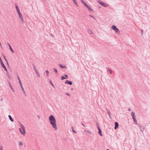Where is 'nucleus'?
Listing matches in <instances>:
<instances>
[{"label":"nucleus","instance_id":"de8ad7c7","mask_svg":"<svg viewBox=\"0 0 150 150\" xmlns=\"http://www.w3.org/2000/svg\"><path fill=\"white\" fill-rule=\"evenodd\" d=\"M90 17H92V18H94V17L93 16H92V15H90Z\"/></svg>","mask_w":150,"mask_h":150},{"label":"nucleus","instance_id":"b1692460","mask_svg":"<svg viewBox=\"0 0 150 150\" xmlns=\"http://www.w3.org/2000/svg\"><path fill=\"white\" fill-rule=\"evenodd\" d=\"M84 131L86 132H87L89 133V134H91L92 133V132L90 131H89L88 130H85Z\"/></svg>","mask_w":150,"mask_h":150},{"label":"nucleus","instance_id":"3c124183","mask_svg":"<svg viewBox=\"0 0 150 150\" xmlns=\"http://www.w3.org/2000/svg\"><path fill=\"white\" fill-rule=\"evenodd\" d=\"M38 118L39 119H40V116L38 115Z\"/></svg>","mask_w":150,"mask_h":150},{"label":"nucleus","instance_id":"603ef678","mask_svg":"<svg viewBox=\"0 0 150 150\" xmlns=\"http://www.w3.org/2000/svg\"><path fill=\"white\" fill-rule=\"evenodd\" d=\"M73 89L72 88H71V90H73Z\"/></svg>","mask_w":150,"mask_h":150},{"label":"nucleus","instance_id":"6ab92c4d","mask_svg":"<svg viewBox=\"0 0 150 150\" xmlns=\"http://www.w3.org/2000/svg\"><path fill=\"white\" fill-rule=\"evenodd\" d=\"M35 73H36V74H37V75L38 76V77H40V74H39L38 70H36V71H35Z\"/></svg>","mask_w":150,"mask_h":150},{"label":"nucleus","instance_id":"dca6fc26","mask_svg":"<svg viewBox=\"0 0 150 150\" xmlns=\"http://www.w3.org/2000/svg\"><path fill=\"white\" fill-rule=\"evenodd\" d=\"M131 115L132 117V118L135 117V114L133 112H132L131 114Z\"/></svg>","mask_w":150,"mask_h":150},{"label":"nucleus","instance_id":"49530a36","mask_svg":"<svg viewBox=\"0 0 150 150\" xmlns=\"http://www.w3.org/2000/svg\"><path fill=\"white\" fill-rule=\"evenodd\" d=\"M17 12H18V13H21L20 11V10L18 9V10H17Z\"/></svg>","mask_w":150,"mask_h":150},{"label":"nucleus","instance_id":"7c9ffc66","mask_svg":"<svg viewBox=\"0 0 150 150\" xmlns=\"http://www.w3.org/2000/svg\"><path fill=\"white\" fill-rule=\"evenodd\" d=\"M18 144L22 146H23V143L21 142H19Z\"/></svg>","mask_w":150,"mask_h":150},{"label":"nucleus","instance_id":"412c9836","mask_svg":"<svg viewBox=\"0 0 150 150\" xmlns=\"http://www.w3.org/2000/svg\"><path fill=\"white\" fill-rule=\"evenodd\" d=\"M53 69L54 70V71L55 72L56 74H58V72L57 69L55 68H54Z\"/></svg>","mask_w":150,"mask_h":150},{"label":"nucleus","instance_id":"39448f33","mask_svg":"<svg viewBox=\"0 0 150 150\" xmlns=\"http://www.w3.org/2000/svg\"><path fill=\"white\" fill-rule=\"evenodd\" d=\"M99 3L102 6L105 7H107L108 6V5L106 4L105 3L103 2H102L101 1H100Z\"/></svg>","mask_w":150,"mask_h":150},{"label":"nucleus","instance_id":"a18cd8bd","mask_svg":"<svg viewBox=\"0 0 150 150\" xmlns=\"http://www.w3.org/2000/svg\"><path fill=\"white\" fill-rule=\"evenodd\" d=\"M81 2L83 4V3H84L85 2L83 0H81Z\"/></svg>","mask_w":150,"mask_h":150},{"label":"nucleus","instance_id":"5fc2aeb1","mask_svg":"<svg viewBox=\"0 0 150 150\" xmlns=\"http://www.w3.org/2000/svg\"><path fill=\"white\" fill-rule=\"evenodd\" d=\"M135 150H137V149H135Z\"/></svg>","mask_w":150,"mask_h":150},{"label":"nucleus","instance_id":"423d86ee","mask_svg":"<svg viewBox=\"0 0 150 150\" xmlns=\"http://www.w3.org/2000/svg\"><path fill=\"white\" fill-rule=\"evenodd\" d=\"M139 129L140 131L141 132H143L145 129V127H144V126L142 125L141 126L139 125Z\"/></svg>","mask_w":150,"mask_h":150},{"label":"nucleus","instance_id":"f257e3e1","mask_svg":"<svg viewBox=\"0 0 150 150\" xmlns=\"http://www.w3.org/2000/svg\"><path fill=\"white\" fill-rule=\"evenodd\" d=\"M49 120L52 127L55 130H57L58 128L56 124V120L54 116L51 115L49 117Z\"/></svg>","mask_w":150,"mask_h":150},{"label":"nucleus","instance_id":"c9c22d12","mask_svg":"<svg viewBox=\"0 0 150 150\" xmlns=\"http://www.w3.org/2000/svg\"><path fill=\"white\" fill-rule=\"evenodd\" d=\"M45 72L46 73L47 75H48V74L49 73V71L48 70H46Z\"/></svg>","mask_w":150,"mask_h":150},{"label":"nucleus","instance_id":"8fccbe9b","mask_svg":"<svg viewBox=\"0 0 150 150\" xmlns=\"http://www.w3.org/2000/svg\"><path fill=\"white\" fill-rule=\"evenodd\" d=\"M82 125L84 127L85 126V125L83 123H82Z\"/></svg>","mask_w":150,"mask_h":150},{"label":"nucleus","instance_id":"58836bf2","mask_svg":"<svg viewBox=\"0 0 150 150\" xmlns=\"http://www.w3.org/2000/svg\"><path fill=\"white\" fill-rule=\"evenodd\" d=\"M0 150H3V147L1 145L0 146Z\"/></svg>","mask_w":150,"mask_h":150},{"label":"nucleus","instance_id":"a878e982","mask_svg":"<svg viewBox=\"0 0 150 150\" xmlns=\"http://www.w3.org/2000/svg\"><path fill=\"white\" fill-rule=\"evenodd\" d=\"M6 74L8 77L9 78H11V77L10 76V75L9 74V73L8 72H7L6 73Z\"/></svg>","mask_w":150,"mask_h":150},{"label":"nucleus","instance_id":"f8f14e48","mask_svg":"<svg viewBox=\"0 0 150 150\" xmlns=\"http://www.w3.org/2000/svg\"><path fill=\"white\" fill-rule=\"evenodd\" d=\"M59 66L62 68L66 69L67 68V67L66 66H63L61 64H59Z\"/></svg>","mask_w":150,"mask_h":150},{"label":"nucleus","instance_id":"0eeeda50","mask_svg":"<svg viewBox=\"0 0 150 150\" xmlns=\"http://www.w3.org/2000/svg\"><path fill=\"white\" fill-rule=\"evenodd\" d=\"M65 84H67L69 85H71L72 84V82L71 81H69L68 80H66L65 82Z\"/></svg>","mask_w":150,"mask_h":150},{"label":"nucleus","instance_id":"72a5a7b5","mask_svg":"<svg viewBox=\"0 0 150 150\" xmlns=\"http://www.w3.org/2000/svg\"><path fill=\"white\" fill-rule=\"evenodd\" d=\"M64 76H65V78H66V79H67L68 78V76L67 74H64Z\"/></svg>","mask_w":150,"mask_h":150},{"label":"nucleus","instance_id":"09e8293b","mask_svg":"<svg viewBox=\"0 0 150 150\" xmlns=\"http://www.w3.org/2000/svg\"><path fill=\"white\" fill-rule=\"evenodd\" d=\"M128 110L129 111H130L131 110V109H130V108H129L128 109Z\"/></svg>","mask_w":150,"mask_h":150},{"label":"nucleus","instance_id":"5701e85b","mask_svg":"<svg viewBox=\"0 0 150 150\" xmlns=\"http://www.w3.org/2000/svg\"><path fill=\"white\" fill-rule=\"evenodd\" d=\"M88 32L90 34H91L93 33V32L91 30H88Z\"/></svg>","mask_w":150,"mask_h":150},{"label":"nucleus","instance_id":"bb28decb","mask_svg":"<svg viewBox=\"0 0 150 150\" xmlns=\"http://www.w3.org/2000/svg\"><path fill=\"white\" fill-rule=\"evenodd\" d=\"M18 14L19 16V18H22L23 16H22V14L21 13H18Z\"/></svg>","mask_w":150,"mask_h":150},{"label":"nucleus","instance_id":"f704fd0d","mask_svg":"<svg viewBox=\"0 0 150 150\" xmlns=\"http://www.w3.org/2000/svg\"><path fill=\"white\" fill-rule=\"evenodd\" d=\"M6 64L7 65V66L8 67H9V65L8 63V61H6Z\"/></svg>","mask_w":150,"mask_h":150},{"label":"nucleus","instance_id":"f03ea898","mask_svg":"<svg viewBox=\"0 0 150 150\" xmlns=\"http://www.w3.org/2000/svg\"><path fill=\"white\" fill-rule=\"evenodd\" d=\"M21 126V127L22 129L23 130V131H22L21 129L20 128H19V130L20 132L23 135H25V127L23 126V125L20 122H19Z\"/></svg>","mask_w":150,"mask_h":150},{"label":"nucleus","instance_id":"4c0bfd02","mask_svg":"<svg viewBox=\"0 0 150 150\" xmlns=\"http://www.w3.org/2000/svg\"><path fill=\"white\" fill-rule=\"evenodd\" d=\"M109 71H110V74H112V71L110 69H109Z\"/></svg>","mask_w":150,"mask_h":150},{"label":"nucleus","instance_id":"f3484780","mask_svg":"<svg viewBox=\"0 0 150 150\" xmlns=\"http://www.w3.org/2000/svg\"><path fill=\"white\" fill-rule=\"evenodd\" d=\"M8 117H9V120L11 121V122H13L14 121V120L12 118L11 116L10 115H8Z\"/></svg>","mask_w":150,"mask_h":150},{"label":"nucleus","instance_id":"473e14b6","mask_svg":"<svg viewBox=\"0 0 150 150\" xmlns=\"http://www.w3.org/2000/svg\"><path fill=\"white\" fill-rule=\"evenodd\" d=\"M83 5L85 6V7H86L87 6H88V4L85 2L83 4Z\"/></svg>","mask_w":150,"mask_h":150},{"label":"nucleus","instance_id":"37998d69","mask_svg":"<svg viewBox=\"0 0 150 150\" xmlns=\"http://www.w3.org/2000/svg\"><path fill=\"white\" fill-rule=\"evenodd\" d=\"M141 33H142L141 35H142V34H143V30L142 29L141 30Z\"/></svg>","mask_w":150,"mask_h":150},{"label":"nucleus","instance_id":"4be33fe9","mask_svg":"<svg viewBox=\"0 0 150 150\" xmlns=\"http://www.w3.org/2000/svg\"><path fill=\"white\" fill-rule=\"evenodd\" d=\"M2 56L3 57V58H4V59L5 61L6 62L7 61V60L6 59V57L5 56L4 54H2Z\"/></svg>","mask_w":150,"mask_h":150},{"label":"nucleus","instance_id":"aec40b11","mask_svg":"<svg viewBox=\"0 0 150 150\" xmlns=\"http://www.w3.org/2000/svg\"><path fill=\"white\" fill-rule=\"evenodd\" d=\"M73 1V3L75 4V5H76V6H78V5L77 4V3L76 0H72Z\"/></svg>","mask_w":150,"mask_h":150},{"label":"nucleus","instance_id":"9b49d317","mask_svg":"<svg viewBox=\"0 0 150 150\" xmlns=\"http://www.w3.org/2000/svg\"><path fill=\"white\" fill-rule=\"evenodd\" d=\"M7 44L8 45V46L9 47L10 49V50L13 53H14V52L13 50V49H12L11 47V45H10V44L8 43Z\"/></svg>","mask_w":150,"mask_h":150},{"label":"nucleus","instance_id":"2f4dec72","mask_svg":"<svg viewBox=\"0 0 150 150\" xmlns=\"http://www.w3.org/2000/svg\"><path fill=\"white\" fill-rule=\"evenodd\" d=\"M71 128H72V130L73 132L74 133H76V132L75 130H74L73 128V127L72 126Z\"/></svg>","mask_w":150,"mask_h":150},{"label":"nucleus","instance_id":"2eb2a0df","mask_svg":"<svg viewBox=\"0 0 150 150\" xmlns=\"http://www.w3.org/2000/svg\"><path fill=\"white\" fill-rule=\"evenodd\" d=\"M8 84L9 85V86L10 87L11 89L12 90V91L13 92H14V91L12 87V86L11 85L10 83L9 82V81L8 80Z\"/></svg>","mask_w":150,"mask_h":150},{"label":"nucleus","instance_id":"cd10ccee","mask_svg":"<svg viewBox=\"0 0 150 150\" xmlns=\"http://www.w3.org/2000/svg\"><path fill=\"white\" fill-rule=\"evenodd\" d=\"M50 84H51V85L53 87H54V86L53 85V83L51 81V80H50Z\"/></svg>","mask_w":150,"mask_h":150},{"label":"nucleus","instance_id":"393cba45","mask_svg":"<svg viewBox=\"0 0 150 150\" xmlns=\"http://www.w3.org/2000/svg\"><path fill=\"white\" fill-rule=\"evenodd\" d=\"M15 6H16V11L17 10H18V9H19L18 7V5L16 4H15Z\"/></svg>","mask_w":150,"mask_h":150},{"label":"nucleus","instance_id":"c03bdc74","mask_svg":"<svg viewBox=\"0 0 150 150\" xmlns=\"http://www.w3.org/2000/svg\"><path fill=\"white\" fill-rule=\"evenodd\" d=\"M106 111H107V112L108 113V112H110V111L107 108H106Z\"/></svg>","mask_w":150,"mask_h":150},{"label":"nucleus","instance_id":"9d476101","mask_svg":"<svg viewBox=\"0 0 150 150\" xmlns=\"http://www.w3.org/2000/svg\"><path fill=\"white\" fill-rule=\"evenodd\" d=\"M119 124L118 122H115V126L114 127V129H116L118 127Z\"/></svg>","mask_w":150,"mask_h":150},{"label":"nucleus","instance_id":"ddd939ff","mask_svg":"<svg viewBox=\"0 0 150 150\" xmlns=\"http://www.w3.org/2000/svg\"><path fill=\"white\" fill-rule=\"evenodd\" d=\"M0 62L1 64L2 68H3L4 69L6 67V66L4 65V64L2 61H1Z\"/></svg>","mask_w":150,"mask_h":150},{"label":"nucleus","instance_id":"7ed1b4c3","mask_svg":"<svg viewBox=\"0 0 150 150\" xmlns=\"http://www.w3.org/2000/svg\"><path fill=\"white\" fill-rule=\"evenodd\" d=\"M111 28L113 30H114L115 32L117 33V34H119L120 33V31L118 29V28H117L116 26L115 25H113L111 27Z\"/></svg>","mask_w":150,"mask_h":150},{"label":"nucleus","instance_id":"864d4df0","mask_svg":"<svg viewBox=\"0 0 150 150\" xmlns=\"http://www.w3.org/2000/svg\"><path fill=\"white\" fill-rule=\"evenodd\" d=\"M106 150H109V149H106Z\"/></svg>","mask_w":150,"mask_h":150},{"label":"nucleus","instance_id":"4468645a","mask_svg":"<svg viewBox=\"0 0 150 150\" xmlns=\"http://www.w3.org/2000/svg\"><path fill=\"white\" fill-rule=\"evenodd\" d=\"M21 88H22V91H23V93H24V94L25 95V96H26V94L25 91L24 90V88H23V86L22 85L21 86Z\"/></svg>","mask_w":150,"mask_h":150},{"label":"nucleus","instance_id":"a211bd4d","mask_svg":"<svg viewBox=\"0 0 150 150\" xmlns=\"http://www.w3.org/2000/svg\"><path fill=\"white\" fill-rule=\"evenodd\" d=\"M133 121L134 122V123L136 124L137 125V122L136 119L135 117L132 118Z\"/></svg>","mask_w":150,"mask_h":150},{"label":"nucleus","instance_id":"79ce46f5","mask_svg":"<svg viewBox=\"0 0 150 150\" xmlns=\"http://www.w3.org/2000/svg\"><path fill=\"white\" fill-rule=\"evenodd\" d=\"M21 19V20L23 23L24 21V20H23V17L20 18Z\"/></svg>","mask_w":150,"mask_h":150},{"label":"nucleus","instance_id":"a19ab883","mask_svg":"<svg viewBox=\"0 0 150 150\" xmlns=\"http://www.w3.org/2000/svg\"><path fill=\"white\" fill-rule=\"evenodd\" d=\"M66 95L68 96H70V95L68 93H66Z\"/></svg>","mask_w":150,"mask_h":150},{"label":"nucleus","instance_id":"c756f323","mask_svg":"<svg viewBox=\"0 0 150 150\" xmlns=\"http://www.w3.org/2000/svg\"><path fill=\"white\" fill-rule=\"evenodd\" d=\"M65 79H66V78H65L64 76H62L61 77V79L62 80H64Z\"/></svg>","mask_w":150,"mask_h":150},{"label":"nucleus","instance_id":"20e7f679","mask_svg":"<svg viewBox=\"0 0 150 150\" xmlns=\"http://www.w3.org/2000/svg\"><path fill=\"white\" fill-rule=\"evenodd\" d=\"M97 128L98 130V133L101 136H102L103 134H102V131L101 130L100 128V127H99V125L98 124H97Z\"/></svg>","mask_w":150,"mask_h":150},{"label":"nucleus","instance_id":"6e6552de","mask_svg":"<svg viewBox=\"0 0 150 150\" xmlns=\"http://www.w3.org/2000/svg\"><path fill=\"white\" fill-rule=\"evenodd\" d=\"M86 8L88 9L89 11L93 12V10L91 7L90 6L88 5L86 7Z\"/></svg>","mask_w":150,"mask_h":150},{"label":"nucleus","instance_id":"e433bc0d","mask_svg":"<svg viewBox=\"0 0 150 150\" xmlns=\"http://www.w3.org/2000/svg\"><path fill=\"white\" fill-rule=\"evenodd\" d=\"M108 115L109 116V117L111 119V116H110V112H108Z\"/></svg>","mask_w":150,"mask_h":150},{"label":"nucleus","instance_id":"1a4fd4ad","mask_svg":"<svg viewBox=\"0 0 150 150\" xmlns=\"http://www.w3.org/2000/svg\"><path fill=\"white\" fill-rule=\"evenodd\" d=\"M17 77L18 79V80L19 82V83L20 86H21L22 85V84L21 82V81L20 80V78H19V76H18V75H17Z\"/></svg>","mask_w":150,"mask_h":150},{"label":"nucleus","instance_id":"ea45409f","mask_svg":"<svg viewBox=\"0 0 150 150\" xmlns=\"http://www.w3.org/2000/svg\"><path fill=\"white\" fill-rule=\"evenodd\" d=\"M4 70L6 72H8V71H7V70L6 67H5L4 68Z\"/></svg>","mask_w":150,"mask_h":150},{"label":"nucleus","instance_id":"c85d7f7f","mask_svg":"<svg viewBox=\"0 0 150 150\" xmlns=\"http://www.w3.org/2000/svg\"><path fill=\"white\" fill-rule=\"evenodd\" d=\"M33 67L34 69V70L35 71L37 70L36 69V68L35 66V65L34 64H33Z\"/></svg>","mask_w":150,"mask_h":150}]
</instances>
